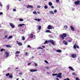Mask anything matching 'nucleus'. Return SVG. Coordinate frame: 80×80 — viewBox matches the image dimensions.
<instances>
[{
	"label": "nucleus",
	"mask_w": 80,
	"mask_h": 80,
	"mask_svg": "<svg viewBox=\"0 0 80 80\" xmlns=\"http://www.w3.org/2000/svg\"><path fill=\"white\" fill-rule=\"evenodd\" d=\"M76 80H79V78H76Z\"/></svg>",
	"instance_id": "obj_45"
},
{
	"label": "nucleus",
	"mask_w": 80,
	"mask_h": 80,
	"mask_svg": "<svg viewBox=\"0 0 80 80\" xmlns=\"http://www.w3.org/2000/svg\"><path fill=\"white\" fill-rule=\"evenodd\" d=\"M44 8L45 9H47L48 8V7L47 6H45L44 7Z\"/></svg>",
	"instance_id": "obj_32"
},
{
	"label": "nucleus",
	"mask_w": 80,
	"mask_h": 80,
	"mask_svg": "<svg viewBox=\"0 0 80 80\" xmlns=\"http://www.w3.org/2000/svg\"><path fill=\"white\" fill-rule=\"evenodd\" d=\"M7 36H5V38H7Z\"/></svg>",
	"instance_id": "obj_60"
},
{
	"label": "nucleus",
	"mask_w": 80,
	"mask_h": 80,
	"mask_svg": "<svg viewBox=\"0 0 80 80\" xmlns=\"http://www.w3.org/2000/svg\"><path fill=\"white\" fill-rule=\"evenodd\" d=\"M41 28H42V27H41L40 26H39L38 27V29L41 30Z\"/></svg>",
	"instance_id": "obj_34"
},
{
	"label": "nucleus",
	"mask_w": 80,
	"mask_h": 80,
	"mask_svg": "<svg viewBox=\"0 0 80 80\" xmlns=\"http://www.w3.org/2000/svg\"><path fill=\"white\" fill-rule=\"evenodd\" d=\"M10 75V73H8L7 74H6V76H7V77H8Z\"/></svg>",
	"instance_id": "obj_28"
},
{
	"label": "nucleus",
	"mask_w": 80,
	"mask_h": 80,
	"mask_svg": "<svg viewBox=\"0 0 80 80\" xmlns=\"http://www.w3.org/2000/svg\"><path fill=\"white\" fill-rule=\"evenodd\" d=\"M63 42L64 43V45H68V43H67V41L65 40H64V41H63Z\"/></svg>",
	"instance_id": "obj_11"
},
{
	"label": "nucleus",
	"mask_w": 80,
	"mask_h": 80,
	"mask_svg": "<svg viewBox=\"0 0 80 80\" xmlns=\"http://www.w3.org/2000/svg\"><path fill=\"white\" fill-rule=\"evenodd\" d=\"M46 32H47V33H52V32H51L50 30H47L46 31Z\"/></svg>",
	"instance_id": "obj_20"
},
{
	"label": "nucleus",
	"mask_w": 80,
	"mask_h": 80,
	"mask_svg": "<svg viewBox=\"0 0 80 80\" xmlns=\"http://www.w3.org/2000/svg\"><path fill=\"white\" fill-rule=\"evenodd\" d=\"M34 58V57L32 56V58Z\"/></svg>",
	"instance_id": "obj_61"
},
{
	"label": "nucleus",
	"mask_w": 80,
	"mask_h": 80,
	"mask_svg": "<svg viewBox=\"0 0 80 80\" xmlns=\"http://www.w3.org/2000/svg\"><path fill=\"white\" fill-rule=\"evenodd\" d=\"M17 44H18L19 46H22V43L20 42H18V41H17Z\"/></svg>",
	"instance_id": "obj_8"
},
{
	"label": "nucleus",
	"mask_w": 80,
	"mask_h": 80,
	"mask_svg": "<svg viewBox=\"0 0 80 80\" xmlns=\"http://www.w3.org/2000/svg\"><path fill=\"white\" fill-rule=\"evenodd\" d=\"M28 6L29 7H30V8H33V6H32L28 5Z\"/></svg>",
	"instance_id": "obj_37"
},
{
	"label": "nucleus",
	"mask_w": 80,
	"mask_h": 80,
	"mask_svg": "<svg viewBox=\"0 0 80 80\" xmlns=\"http://www.w3.org/2000/svg\"><path fill=\"white\" fill-rule=\"evenodd\" d=\"M30 37L32 38L33 37V35L32 34H31L30 36Z\"/></svg>",
	"instance_id": "obj_22"
},
{
	"label": "nucleus",
	"mask_w": 80,
	"mask_h": 80,
	"mask_svg": "<svg viewBox=\"0 0 80 80\" xmlns=\"http://www.w3.org/2000/svg\"><path fill=\"white\" fill-rule=\"evenodd\" d=\"M52 75H53V76H55L57 75V74H52Z\"/></svg>",
	"instance_id": "obj_40"
},
{
	"label": "nucleus",
	"mask_w": 80,
	"mask_h": 80,
	"mask_svg": "<svg viewBox=\"0 0 80 80\" xmlns=\"http://www.w3.org/2000/svg\"><path fill=\"white\" fill-rule=\"evenodd\" d=\"M3 51H5V49H1L0 50V52H3Z\"/></svg>",
	"instance_id": "obj_27"
},
{
	"label": "nucleus",
	"mask_w": 80,
	"mask_h": 80,
	"mask_svg": "<svg viewBox=\"0 0 80 80\" xmlns=\"http://www.w3.org/2000/svg\"><path fill=\"white\" fill-rule=\"evenodd\" d=\"M49 13H50V14H52V15L54 14V12L52 11H50L49 12Z\"/></svg>",
	"instance_id": "obj_17"
},
{
	"label": "nucleus",
	"mask_w": 80,
	"mask_h": 80,
	"mask_svg": "<svg viewBox=\"0 0 80 80\" xmlns=\"http://www.w3.org/2000/svg\"><path fill=\"white\" fill-rule=\"evenodd\" d=\"M28 48H31V47L29 45H28Z\"/></svg>",
	"instance_id": "obj_46"
},
{
	"label": "nucleus",
	"mask_w": 80,
	"mask_h": 80,
	"mask_svg": "<svg viewBox=\"0 0 80 80\" xmlns=\"http://www.w3.org/2000/svg\"><path fill=\"white\" fill-rule=\"evenodd\" d=\"M67 80H70V79H69V78H67Z\"/></svg>",
	"instance_id": "obj_59"
},
{
	"label": "nucleus",
	"mask_w": 80,
	"mask_h": 80,
	"mask_svg": "<svg viewBox=\"0 0 80 80\" xmlns=\"http://www.w3.org/2000/svg\"><path fill=\"white\" fill-rule=\"evenodd\" d=\"M0 15H3V12H0Z\"/></svg>",
	"instance_id": "obj_50"
},
{
	"label": "nucleus",
	"mask_w": 80,
	"mask_h": 80,
	"mask_svg": "<svg viewBox=\"0 0 80 80\" xmlns=\"http://www.w3.org/2000/svg\"><path fill=\"white\" fill-rule=\"evenodd\" d=\"M68 68L70 70H72V71H74V69L73 68L71 67H69Z\"/></svg>",
	"instance_id": "obj_16"
},
{
	"label": "nucleus",
	"mask_w": 80,
	"mask_h": 80,
	"mask_svg": "<svg viewBox=\"0 0 80 80\" xmlns=\"http://www.w3.org/2000/svg\"><path fill=\"white\" fill-rule=\"evenodd\" d=\"M5 47H8V48H10V45H7L5 46Z\"/></svg>",
	"instance_id": "obj_36"
},
{
	"label": "nucleus",
	"mask_w": 80,
	"mask_h": 80,
	"mask_svg": "<svg viewBox=\"0 0 80 80\" xmlns=\"http://www.w3.org/2000/svg\"><path fill=\"white\" fill-rule=\"evenodd\" d=\"M27 8H29V7H28V6L27 7Z\"/></svg>",
	"instance_id": "obj_58"
},
{
	"label": "nucleus",
	"mask_w": 80,
	"mask_h": 80,
	"mask_svg": "<svg viewBox=\"0 0 80 80\" xmlns=\"http://www.w3.org/2000/svg\"><path fill=\"white\" fill-rule=\"evenodd\" d=\"M67 35L66 33H64L62 34L61 36H60V37L62 38V40H64L65 39V37H67Z\"/></svg>",
	"instance_id": "obj_1"
},
{
	"label": "nucleus",
	"mask_w": 80,
	"mask_h": 80,
	"mask_svg": "<svg viewBox=\"0 0 80 80\" xmlns=\"http://www.w3.org/2000/svg\"><path fill=\"white\" fill-rule=\"evenodd\" d=\"M33 14H37V12H36L35 11H34V12H33Z\"/></svg>",
	"instance_id": "obj_39"
},
{
	"label": "nucleus",
	"mask_w": 80,
	"mask_h": 80,
	"mask_svg": "<svg viewBox=\"0 0 80 80\" xmlns=\"http://www.w3.org/2000/svg\"><path fill=\"white\" fill-rule=\"evenodd\" d=\"M31 63H32V62H31L30 63H29L28 64V65H30L31 64Z\"/></svg>",
	"instance_id": "obj_53"
},
{
	"label": "nucleus",
	"mask_w": 80,
	"mask_h": 80,
	"mask_svg": "<svg viewBox=\"0 0 80 80\" xmlns=\"http://www.w3.org/2000/svg\"><path fill=\"white\" fill-rule=\"evenodd\" d=\"M42 48H45V46H42Z\"/></svg>",
	"instance_id": "obj_56"
},
{
	"label": "nucleus",
	"mask_w": 80,
	"mask_h": 80,
	"mask_svg": "<svg viewBox=\"0 0 80 80\" xmlns=\"http://www.w3.org/2000/svg\"><path fill=\"white\" fill-rule=\"evenodd\" d=\"M13 11L14 12H16V9H13Z\"/></svg>",
	"instance_id": "obj_47"
},
{
	"label": "nucleus",
	"mask_w": 80,
	"mask_h": 80,
	"mask_svg": "<svg viewBox=\"0 0 80 80\" xmlns=\"http://www.w3.org/2000/svg\"><path fill=\"white\" fill-rule=\"evenodd\" d=\"M30 71L31 72H35L37 71V70L35 69H30Z\"/></svg>",
	"instance_id": "obj_9"
},
{
	"label": "nucleus",
	"mask_w": 80,
	"mask_h": 80,
	"mask_svg": "<svg viewBox=\"0 0 80 80\" xmlns=\"http://www.w3.org/2000/svg\"><path fill=\"white\" fill-rule=\"evenodd\" d=\"M57 9H55L54 11V13H57Z\"/></svg>",
	"instance_id": "obj_41"
},
{
	"label": "nucleus",
	"mask_w": 80,
	"mask_h": 80,
	"mask_svg": "<svg viewBox=\"0 0 80 80\" xmlns=\"http://www.w3.org/2000/svg\"><path fill=\"white\" fill-rule=\"evenodd\" d=\"M9 77L10 78H13V75H9Z\"/></svg>",
	"instance_id": "obj_21"
},
{
	"label": "nucleus",
	"mask_w": 80,
	"mask_h": 80,
	"mask_svg": "<svg viewBox=\"0 0 80 80\" xmlns=\"http://www.w3.org/2000/svg\"><path fill=\"white\" fill-rule=\"evenodd\" d=\"M77 57V54H73L72 55V58H75Z\"/></svg>",
	"instance_id": "obj_7"
},
{
	"label": "nucleus",
	"mask_w": 80,
	"mask_h": 80,
	"mask_svg": "<svg viewBox=\"0 0 80 80\" xmlns=\"http://www.w3.org/2000/svg\"><path fill=\"white\" fill-rule=\"evenodd\" d=\"M28 54V52H26V53L25 54V55H27Z\"/></svg>",
	"instance_id": "obj_48"
},
{
	"label": "nucleus",
	"mask_w": 80,
	"mask_h": 80,
	"mask_svg": "<svg viewBox=\"0 0 80 80\" xmlns=\"http://www.w3.org/2000/svg\"><path fill=\"white\" fill-rule=\"evenodd\" d=\"M5 52L6 53V57H8L9 56V53L7 52Z\"/></svg>",
	"instance_id": "obj_15"
},
{
	"label": "nucleus",
	"mask_w": 80,
	"mask_h": 80,
	"mask_svg": "<svg viewBox=\"0 0 80 80\" xmlns=\"http://www.w3.org/2000/svg\"><path fill=\"white\" fill-rule=\"evenodd\" d=\"M44 62H45V63H47L48 64V62L47 61L45 60H44Z\"/></svg>",
	"instance_id": "obj_38"
},
{
	"label": "nucleus",
	"mask_w": 80,
	"mask_h": 80,
	"mask_svg": "<svg viewBox=\"0 0 80 80\" xmlns=\"http://www.w3.org/2000/svg\"><path fill=\"white\" fill-rule=\"evenodd\" d=\"M37 48L38 49H43V48L41 47H39Z\"/></svg>",
	"instance_id": "obj_25"
},
{
	"label": "nucleus",
	"mask_w": 80,
	"mask_h": 80,
	"mask_svg": "<svg viewBox=\"0 0 80 80\" xmlns=\"http://www.w3.org/2000/svg\"><path fill=\"white\" fill-rule=\"evenodd\" d=\"M54 8V6H52V7H51V8Z\"/></svg>",
	"instance_id": "obj_52"
},
{
	"label": "nucleus",
	"mask_w": 80,
	"mask_h": 80,
	"mask_svg": "<svg viewBox=\"0 0 80 80\" xmlns=\"http://www.w3.org/2000/svg\"><path fill=\"white\" fill-rule=\"evenodd\" d=\"M15 56H16V57H18V56H19V55L18 54H16Z\"/></svg>",
	"instance_id": "obj_54"
},
{
	"label": "nucleus",
	"mask_w": 80,
	"mask_h": 80,
	"mask_svg": "<svg viewBox=\"0 0 80 80\" xmlns=\"http://www.w3.org/2000/svg\"><path fill=\"white\" fill-rule=\"evenodd\" d=\"M9 24L10 25V26L12 28H15V26L13 25L12 23H10Z\"/></svg>",
	"instance_id": "obj_10"
},
{
	"label": "nucleus",
	"mask_w": 80,
	"mask_h": 80,
	"mask_svg": "<svg viewBox=\"0 0 80 80\" xmlns=\"http://www.w3.org/2000/svg\"><path fill=\"white\" fill-rule=\"evenodd\" d=\"M7 8L8 10H9V5H8L7 6Z\"/></svg>",
	"instance_id": "obj_35"
},
{
	"label": "nucleus",
	"mask_w": 80,
	"mask_h": 80,
	"mask_svg": "<svg viewBox=\"0 0 80 80\" xmlns=\"http://www.w3.org/2000/svg\"><path fill=\"white\" fill-rule=\"evenodd\" d=\"M62 74V73H59L58 74V75L56 76L57 77L62 78V75H61Z\"/></svg>",
	"instance_id": "obj_4"
},
{
	"label": "nucleus",
	"mask_w": 80,
	"mask_h": 80,
	"mask_svg": "<svg viewBox=\"0 0 80 80\" xmlns=\"http://www.w3.org/2000/svg\"><path fill=\"white\" fill-rule=\"evenodd\" d=\"M47 28L48 30H51L52 29V27L50 25H49L47 27Z\"/></svg>",
	"instance_id": "obj_6"
},
{
	"label": "nucleus",
	"mask_w": 80,
	"mask_h": 80,
	"mask_svg": "<svg viewBox=\"0 0 80 80\" xmlns=\"http://www.w3.org/2000/svg\"><path fill=\"white\" fill-rule=\"evenodd\" d=\"M49 6H52V3L51 2H50L49 3Z\"/></svg>",
	"instance_id": "obj_23"
},
{
	"label": "nucleus",
	"mask_w": 80,
	"mask_h": 80,
	"mask_svg": "<svg viewBox=\"0 0 80 80\" xmlns=\"http://www.w3.org/2000/svg\"><path fill=\"white\" fill-rule=\"evenodd\" d=\"M19 21L20 22H23V19L20 18L19 19Z\"/></svg>",
	"instance_id": "obj_30"
},
{
	"label": "nucleus",
	"mask_w": 80,
	"mask_h": 80,
	"mask_svg": "<svg viewBox=\"0 0 80 80\" xmlns=\"http://www.w3.org/2000/svg\"><path fill=\"white\" fill-rule=\"evenodd\" d=\"M72 75H75V72H73L72 73Z\"/></svg>",
	"instance_id": "obj_49"
},
{
	"label": "nucleus",
	"mask_w": 80,
	"mask_h": 80,
	"mask_svg": "<svg viewBox=\"0 0 80 80\" xmlns=\"http://www.w3.org/2000/svg\"><path fill=\"white\" fill-rule=\"evenodd\" d=\"M48 42L49 43H52V45H55V42H54L53 40H49L48 41Z\"/></svg>",
	"instance_id": "obj_3"
},
{
	"label": "nucleus",
	"mask_w": 80,
	"mask_h": 80,
	"mask_svg": "<svg viewBox=\"0 0 80 80\" xmlns=\"http://www.w3.org/2000/svg\"><path fill=\"white\" fill-rule=\"evenodd\" d=\"M56 0V2L58 3V2H59V0Z\"/></svg>",
	"instance_id": "obj_51"
},
{
	"label": "nucleus",
	"mask_w": 80,
	"mask_h": 80,
	"mask_svg": "<svg viewBox=\"0 0 80 80\" xmlns=\"http://www.w3.org/2000/svg\"><path fill=\"white\" fill-rule=\"evenodd\" d=\"M48 43V41L46 40V41L44 43V44H47V43Z\"/></svg>",
	"instance_id": "obj_31"
},
{
	"label": "nucleus",
	"mask_w": 80,
	"mask_h": 80,
	"mask_svg": "<svg viewBox=\"0 0 80 80\" xmlns=\"http://www.w3.org/2000/svg\"><path fill=\"white\" fill-rule=\"evenodd\" d=\"M70 28L71 30L72 31V32H74V31H75V29L73 28V27L71 26Z\"/></svg>",
	"instance_id": "obj_12"
},
{
	"label": "nucleus",
	"mask_w": 80,
	"mask_h": 80,
	"mask_svg": "<svg viewBox=\"0 0 80 80\" xmlns=\"http://www.w3.org/2000/svg\"><path fill=\"white\" fill-rule=\"evenodd\" d=\"M22 40H25V37L24 36H22Z\"/></svg>",
	"instance_id": "obj_26"
},
{
	"label": "nucleus",
	"mask_w": 80,
	"mask_h": 80,
	"mask_svg": "<svg viewBox=\"0 0 80 80\" xmlns=\"http://www.w3.org/2000/svg\"><path fill=\"white\" fill-rule=\"evenodd\" d=\"M16 70H17V69H18V68H16Z\"/></svg>",
	"instance_id": "obj_62"
},
{
	"label": "nucleus",
	"mask_w": 80,
	"mask_h": 80,
	"mask_svg": "<svg viewBox=\"0 0 80 80\" xmlns=\"http://www.w3.org/2000/svg\"><path fill=\"white\" fill-rule=\"evenodd\" d=\"M12 37H13V36H10L9 37V38H8V39L9 38H12Z\"/></svg>",
	"instance_id": "obj_29"
},
{
	"label": "nucleus",
	"mask_w": 80,
	"mask_h": 80,
	"mask_svg": "<svg viewBox=\"0 0 80 80\" xmlns=\"http://www.w3.org/2000/svg\"><path fill=\"white\" fill-rule=\"evenodd\" d=\"M68 42H72V38H69L68 39Z\"/></svg>",
	"instance_id": "obj_13"
},
{
	"label": "nucleus",
	"mask_w": 80,
	"mask_h": 80,
	"mask_svg": "<svg viewBox=\"0 0 80 80\" xmlns=\"http://www.w3.org/2000/svg\"><path fill=\"white\" fill-rule=\"evenodd\" d=\"M64 28H66L65 29H67L68 28V26L67 25H65L64 26Z\"/></svg>",
	"instance_id": "obj_24"
},
{
	"label": "nucleus",
	"mask_w": 80,
	"mask_h": 80,
	"mask_svg": "<svg viewBox=\"0 0 80 80\" xmlns=\"http://www.w3.org/2000/svg\"><path fill=\"white\" fill-rule=\"evenodd\" d=\"M23 25H25L24 24H18V27H22V26H23Z\"/></svg>",
	"instance_id": "obj_14"
},
{
	"label": "nucleus",
	"mask_w": 80,
	"mask_h": 80,
	"mask_svg": "<svg viewBox=\"0 0 80 80\" xmlns=\"http://www.w3.org/2000/svg\"><path fill=\"white\" fill-rule=\"evenodd\" d=\"M57 52H58V53H61L62 52V50H58L56 51Z\"/></svg>",
	"instance_id": "obj_18"
},
{
	"label": "nucleus",
	"mask_w": 80,
	"mask_h": 80,
	"mask_svg": "<svg viewBox=\"0 0 80 80\" xmlns=\"http://www.w3.org/2000/svg\"><path fill=\"white\" fill-rule=\"evenodd\" d=\"M34 65L36 67H37V64L36 63H34Z\"/></svg>",
	"instance_id": "obj_43"
},
{
	"label": "nucleus",
	"mask_w": 80,
	"mask_h": 80,
	"mask_svg": "<svg viewBox=\"0 0 80 80\" xmlns=\"http://www.w3.org/2000/svg\"><path fill=\"white\" fill-rule=\"evenodd\" d=\"M80 1L79 0H78L76 2H74V3L76 5H78L80 4Z\"/></svg>",
	"instance_id": "obj_5"
},
{
	"label": "nucleus",
	"mask_w": 80,
	"mask_h": 80,
	"mask_svg": "<svg viewBox=\"0 0 80 80\" xmlns=\"http://www.w3.org/2000/svg\"><path fill=\"white\" fill-rule=\"evenodd\" d=\"M0 6L1 7H2V4H0Z\"/></svg>",
	"instance_id": "obj_57"
},
{
	"label": "nucleus",
	"mask_w": 80,
	"mask_h": 80,
	"mask_svg": "<svg viewBox=\"0 0 80 80\" xmlns=\"http://www.w3.org/2000/svg\"><path fill=\"white\" fill-rule=\"evenodd\" d=\"M46 68V69H47V70H48L49 68H48V67H45Z\"/></svg>",
	"instance_id": "obj_44"
},
{
	"label": "nucleus",
	"mask_w": 80,
	"mask_h": 80,
	"mask_svg": "<svg viewBox=\"0 0 80 80\" xmlns=\"http://www.w3.org/2000/svg\"><path fill=\"white\" fill-rule=\"evenodd\" d=\"M19 75H22V74L21 73H19Z\"/></svg>",
	"instance_id": "obj_55"
},
{
	"label": "nucleus",
	"mask_w": 80,
	"mask_h": 80,
	"mask_svg": "<svg viewBox=\"0 0 80 80\" xmlns=\"http://www.w3.org/2000/svg\"><path fill=\"white\" fill-rule=\"evenodd\" d=\"M20 53V52L19 51H17L16 52H15V54H19Z\"/></svg>",
	"instance_id": "obj_33"
},
{
	"label": "nucleus",
	"mask_w": 80,
	"mask_h": 80,
	"mask_svg": "<svg viewBox=\"0 0 80 80\" xmlns=\"http://www.w3.org/2000/svg\"><path fill=\"white\" fill-rule=\"evenodd\" d=\"M16 80H18V78H17Z\"/></svg>",
	"instance_id": "obj_63"
},
{
	"label": "nucleus",
	"mask_w": 80,
	"mask_h": 80,
	"mask_svg": "<svg viewBox=\"0 0 80 80\" xmlns=\"http://www.w3.org/2000/svg\"><path fill=\"white\" fill-rule=\"evenodd\" d=\"M37 8H40V7H41V6H40L38 5L37 6Z\"/></svg>",
	"instance_id": "obj_42"
},
{
	"label": "nucleus",
	"mask_w": 80,
	"mask_h": 80,
	"mask_svg": "<svg viewBox=\"0 0 80 80\" xmlns=\"http://www.w3.org/2000/svg\"><path fill=\"white\" fill-rule=\"evenodd\" d=\"M64 80H67L66 79H64Z\"/></svg>",
	"instance_id": "obj_64"
},
{
	"label": "nucleus",
	"mask_w": 80,
	"mask_h": 80,
	"mask_svg": "<svg viewBox=\"0 0 80 80\" xmlns=\"http://www.w3.org/2000/svg\"><path fill=\"white\" fill-rule=\"evenodd\" d=\"M73 47L74 49H76L77 48H78V49L80 48L79 46H77V44H75L73 46Z\"/></svg>",
	"instance_id": "obj_2"
},
{
	"label": "nucleus",
	"mask_w": 80,
	"mask_h": 80,
	"mask_svg": "<svg viewBox=\"0 0 80 80\" xmlns=\"http://www.w3.org/2000/svg\"><path fill=\"white\" fill-rule=\"evenodd\" d=\"M34 20L36 21H38V22H40L41 21V20L39 19H35Z\"/></svg>",
	"instance_id": "obj_19"
}]
</instances>
